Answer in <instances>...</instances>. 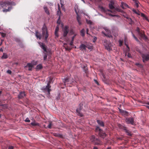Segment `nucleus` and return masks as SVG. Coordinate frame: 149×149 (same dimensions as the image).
I'll use <instances>...</instances> for the list:
<instances>
[{"mask_svg": "<svg viewBox=\"0 0 149 149\" xmlns=\"http://www.w3.org/2000/svg\"><path fill=\"white\" fill-rule=\"evenodd\" d=\"M3 49H2V48H1L0 49V52H3Z\"/></svg>", "mask_w": 149, "mask_h": 149, "instance_id": "59", "label": "nucleus"}, {"mask_svg": "<svg viewBox=\"0 0 149 149\" xmlns=\"http://www.w3.org/2000/svg\"><path fill=\"white\" fill-rule=\"evenodd\" d=\"M119 127L120 128L124 130L125 131L127 130V127L122 125H120Z\"/></svg>", "mask_w": 149, "mask_h": 149, "instance_id": "27", "label": "nucleus"}, {"mask_svg": "<svg viewBox=\"0 0 149 149\" xmlns=\"http://www.w3.org/2000/svg\"><path fill=\"white\" fill-rule=\"evenodd\" d=\"M77 19L79 24V25H81V18L78 15L77 17Z\"/></svg>", "mask_w": 149, "mask_h": 149, "instance_id": "26", "label": "nucleus"}, {"mask_svg": "<svg viewBox=\"0 0 149 149\" xmlns=\"http://www.w3.org/2000/svg\"><path fill=\"white\" fill-rule=\"evenodd\" d=\"M125 132L127 133V135L130 136H132L131 132L128 130H127V129L125 131Z\"/></svg>", "mask_w": 149, "mask_h": 149, "instance_id": "31", "label": "nucleus"}, {"mask_svg": "<svg viewBox=\"0 0 149 149\" xmlns=\"http://www.w3.org/2000/svg\"><path fill=\"white\" fill-rule=\"evenodd\" d=\"M134 38L136 40V41H137V42H139V40H138V39H137V38L136 37Z\"/></svg>", "mask_w": 149, "mask_h": 149, "instance_id": "52", "label": "nucleus"}, {"mask_svg": "<svg viewBox=\"0 0 149 149\" xmlns=\"http://www.w3.org/2000/svg\"><path fill=\"white\" fill-rule=\"evenodd\" d=\"M129 20H130L131 21H132V20L131 18H127Z\"/></svg>", "mask_w": 149, "mask_h": 149, "instance_id": "63", "label": "nucleus"}, {"mask_svg": "<svg viewBox=\"0 0 149 149\" xmlns=\"http://www.w3.org/2000/svg\"><path fill=\"white\" fill-rule=\"evenodd\" d=\"M33 65L32 63H28L25 66V68L26 70L29 71H31L33 67Z\"/></svg>", "mask_w": 149, "mask_h": 149, "instance_id": "9", "label": "nucleus"}, {"mask_svg": "<svg viewBox=\"0 0 149 149\" xmlns=\"http://www.w3.org/2000/svg\"><path fill=\"white\" fill-rule=\"evenodd\" d=\"M97 122L100 126L102 127H104V124L103 122L99 120H97Z\"/></svg>", "mask_w": 149, "mask_h": 149, "instance_id": "19", "label": "nucleus"}, {"mask_svg": "<svg viewBox=\"0 0 149 149\" xmlns=\"http://www.w3.org/2000/svg\"><path fill=\"white\" fill-rule=\"evenodd\" d=\"M146 107L147 108H148L149 109V106L147 105L146 106Z\"/></svg>", "mask_w": 149, "mask_h": 149, "instance_id": "64", "label": "nucleus"}, {"mask_svg": "<svg viewBox=\"0 0 149 149\" xmlns=\"http://www.w3.org/2000/svg\"><path fill=\"white\" fill-rule=\"evenodd\" d=\"M94 80L95 82V83L96 84L98 85H99V84L97 80H95V79H94Z\"/></svg>", "mask_w": 149, "mask_h": 149, "instance_id": "50", "label": "nucleus"}, {"mask_svg": "<svg viewBox=\"0 0 149 149\" xmlns=\"http://www.w3.org/2000/svg\"><path fill=\"white\" fill-rule=\"evenodd\" d=\"M117 139L118 140H122V137H118L117 138Z\"/></svg>", "mask_w": 149, "mask_h": 149, "instance_id": "53", "label": "nucleus"}, {"mask_svg": "<svg viewBox=\"0 0 149 149\" xmlns=\"http://www.w3.org/2000/svg\"><path fill=\"white\" fill-rule=\"evenodd\" d=\"M114 3L113 1H111L109 4V6L110 9H112L114 8Z\"/></svg>", "mask_w": 149, "mask_h": 149, "instance_id": "15", "label": "nucleus"}, {"mask_svg": "<svg viewBox=\"0 0 149 149\" xmlns=\"http://www.w3.org/2000/svg\"><path fill=\"white\" fill-rule=\"evenodd\" d=\"M138 34L141 38H143L145 39H147V37L144 34V32H143L142 31H141L140 32V33H138Z\"/></svg>", "mask_w": 149, "mask_h": 149, "instance_id": "13", "label": "nucleus"}, {"mask_svg": "<svg viewBox=\"0 0 149 149\" xmlns=\"http://www.w3.org/2000/svg\"><path fill=\"white\" fill-rule=\"evenodd\" d=\"M31 125L33 126H40V124L39 123L36 122L35 121L34 122H32L31 123Z\"/></svg>", "mask_w": 149, "mask_h": 149, "instance_id": "23", "label": "nucleus"}, {"mask_svg": "<svg viewBox=\"0 0 149 149\" xmlns=\"http://www.w3.org/2000/svg\"><path fill=\"white\" fill-rule=\"evenodd\" d=\"M13 149V146H10L8 147V149Z\"/></svg>", "mask_w": 149, "mask_h": 149, "instance_id": "48", "label": "nucleus"}, {"mask_svg": "<svg viewBox=\"0 0 149 149\" xmlns=\"http://www.w3.org/2000/svg\"><path fill=\"white\" fill-rule=\"evenodd\" d=\"M132 36L134 38H135L136 37L135 36V35L133 34V33H132Z\"/></svg>", "mask_w": 149, "mask_h": 149, "instance_id": "55", "label": "nucleus"}, {"mask_svg": "<svg viewBox=\"0 0 149 149\" xmlns=\"http://www.w3.org/2000/svg\"><path fill=\"white\" fill-rule=\"evenodd\" d=\"M104 45L105 46V49L109 51H110L112 50V49L110 45L107 44V43H105Z\"/></svg>", "mask_w": 149, "mask_h": 149, "instance_id": "17", "label": "nucleus"}, {"mask_svg": "<svg viewBox=\"0 0 149 149\" xmlns=\"http://www.w3.org/2000/svg\"><path fill=\"white\" fill-rule=\"evenodd\" d=\"M142 57L143 62H145L146 61H147L149 60V54H143Z\"/></svg>", "mask_w": 149, "mask_h": 149, "instance_id": "10", "label": "nucleus"}, {"mask_svg": "<svg viewBox=\"0 0 149 149\" xmlns=\"http://www.w3.org/2000/svg\"><path fill=\"white\" fill-rule=\"evenodd\" d=\"M58 10L57 11V15L60 16V14H61V12L60 8H59V4H58Z\"/></svg>", "mask_w": 149, "mask_h": 149, "instance_id": "32", "label": "nucleus"}, {"mask_svg": "<svg viewBox=\"0 0 149 149\" xmlns=\"http://www.w3.org/2000/svg\"><path fill=\"white\" fill-rule=\"evenodd\" d=\"M119 112L121 114L123 115L127 116L129 115V113L127 111L119 109Z\"/></svg>", "mask_w": 149, "mask_h": 149, "instance_id": "12", "label": "nucleus"}, {"mask_svg": "<svg viewBox=\"0 0 149 149\" xmlns=\"http://www.w3.org/2000/svg\"><path fill=\"white\" fill-rule=\"evenodd\" d=\"M87 48H88V49H92V46H87Z\"/></svg>", "mask_w": 149, "mask_h": 149, "instance_id": "47", "label": "nucleus"}, {"mask_svg": "<svg viewBox=\"0 0 149 149\" xmlns=\"http://www.w3.org/2000/svg\"><path fill=\"white\" fill-rule=\"evenodd\" d=\"M7 72L9 74H11V71L10 70H8L7 71Z\"/></svg>", "mask_w": 149, "mask_h": 149, "instance_id": "49", "label": "nucleus"}, {"mask_svg": "<svg viewBox=\"0 0 149 149\" xmlns=\"http://www.w3.org/2000/svg\"><path fill=\"white\" fill-rule=\"evenodd\" d=\"M65 49L67 50H70V49H68V48H65Z\"/></svg>", "mask_w": 149, "mask_h": 149, "instance_id": "61", "label": "nucleus"}, {"mask_svg": "<svg viewBox=\"0 0 149 149\" xmlns=\"http://www.w3.org/2000/svg\"><path fill=\"white\" fill-rule=\"evenodd\" d=\"M90 139L91 141L95 145H100V140L96 138L94 135H92Z\"/></svg>", "mask_w": 149, "mask_h": 149, "instance_id": "3", "label": "nucleus"}, {"mask_svg": "<svg viewBox=\"0 0 149 149\" xmlns=\"http://www.w3.org/2000/svg\"><path fill=\"white\" fill-rule=\"evenodd\" d=\"M125 55H127L128 57L129 58H132V56L131 54L129 53H127H127H125Z\"/></svg>", "mask_w": 149, "mask_h": 149, "instance_id": "35", "label": "nucleus"}, {"mask_svg": "<svg viewBox=\"0 0 149 149\" xmlns=\"http://www.w3.org/2000/svg\"><path fill=\"white\" fill-rule=\"evenodd\" d=\"M58 30V27H56L55 30V34L56 36L57 35V32Z\"/></svg>", "mask_w": 149, "mask_h": 149, "instance_id": "40", "label": "nucleus"}, {"mask_svg": "<svg viewBox=\"0 0 149 149\" xmlns=\"http://www.w3.org/2000/svg\"><path fill=\"white\" fill-rule=\"evenodd\" d=\"M8 58V55L6 53H3V55L1 56V58L2 59H6Z\"/></svg>", "mask_w": 149, "mask_h": 149, "instance_id": "25", "label": "nucleus"}, {"mask_svg": "<svg viewBox=\"0 0 149 149\" xmlns=\"http://www.w3.org/2000/svg\"><path fill=\"white\" fill-rule=\"evenodd\" d=\"M25 96V94L24 91L21 92L19 93V98L23 97Z\"/></svg>", "mask_w": 149, "mask_h": 149, "instance_id": "21", "label": "nucleus"}, {"mask_svg": "<svg viewBox=\"0 0 149 149\" xmlns=\"http://www.w3.org/2000/svg\"><path fill=\"white\" fill-rule=\"evenodd\" d=\"M95 132L97 134V135L102 138L104 139L106 136L107 134H106L101 129L100 127L97 126L95 127Z\"/></svg>", "mask_w": 149, "mask_h": 149, "instance_id": "1", "label": "nucleus"}, {"mask_svg": "<svg viewBox=\"0 0 149 149\" xmlns=\"http://www.w3.org/2000/svg\"><path fill=\"white\" fill-rule=\"evenodd\" d=\"M109 15L110 16H112V17H114L115 16V15H112L111 14H109Z\"/></svg>", "mask_w": 149, "mask_h": 149, "instance_id": "56", "label": "nucleus"}, {"mask_svg": "<svg viewBox=\"0 0 149 149\" xmlns=\"http://www.w3.org/2000/svg\"><path fill=\"white\" fill-rule=\"evenodd\" d=\"M103 29L107 33H105L104 32L102 31V33L104 34L106 36H108L110 37L111 36V35H110L109 34L111 33V31L109 30L107 27H104Z\"/></svg>", "mask_w": 149, "mask_h": 149, "instance_id": "7", "label": "nucleus"}, {"mask_svg": "<svg viewBox=\"0 0 149 149\" xmlns=\"http://www.w3.org/2000/svg\"><path fill=\"white\" fill-rule=\"evenodd\" d=\"M54 135L56 136L61 137L62 135L57 133H54Z\"/></svg>", "mask_w": 149, "mask_h": 149, "instance_id": "36", "label": "nucleus"}, {"mask_svg": "<svg viewBox=\"0 0 149 149\" xmlns=\"http://www.w3.org/2000/svg\"><path fill=\"white\" fill-rule=\"evenodd\" d=\"M120 6L123 9H126L127 8H129V6L127 4L123 2H121Z\"/></svg>", "mask_w": 149, "mask_h": 149, "instance_id": "18", "label": "nucleus"}, {"mask_svg": "<svg viewBox=\"0 0 149 149\" xmlns=\"http://www.w3.org/2000/svg\"><path fill=\"white\" fill-rule=\"evenodd\" d=\"M68 79L67 78H66L64 81V82L65 85L67 84V83L69 82Z\"/></svg>", "mask_w": 149, "mask_h": 149, "instance_id": "33", "label": "nucleus"}, {"mask_svg": "<svg viewBox=\"0 0 149 149\" xmlns=\"http://www.w3.org/2000/svg\"><path fill=\"white\" fill-rule=\"evenodd\" d=\"M87 23L88 24H91L92 23V21L90 20H86Z\"/></svg>", "mask_w": 149, "mask_h": 149, "instance_id": "38", "label": "nucleus"}, {"mask_svg": "<svg viewBox=\"0 0 149 149\" xmlns=\"http://www.w3.org/2000/svg\"><path fill=\"white\" fill-rule=\"evenodd\" d=\"M141 16L143 17H145L146 18V16L143 13H141Z\"/></svg>", "mask_w": 149, "mask_h": 149, "instance_id": "46", "label": "nucleus"}, {"mask_svg": "<svg viewBox=\"0 0 149 149\" xmlns=\"http://www.w3.org/2000/svg\"><path fill=\"white\" fill-rule=\"evenodd\" d=\"M76 34H75L74 35V36L72 37V41H74V38L75 37V36H76Z\"/></svg>", "mask_w": 149, "mask_h": 149, "instance_id": "45", "label": "nucleus"}, {"mask_svg": "<svg viewBox=\"0 0 149 149\" xmlns=\"http://www.w3.org/2000/svg\"><path fill=\"white\" fill-rule=\"evenodd\" d=\"M63 36L64 37H66L68 33L69 32V30H68V27L67 26H65L63 29Z\"/></svg>", "mask_w": 149, "mask_h": 149, "instance_id": "11", "label": "nucleus"}, {"mask_svg": "<svg viewBox=\"0 0 149 149\" xmlns=\"http://www.w3.org/2000/svg\"><path fill=\"white\" fill-rule=\"evenodd\" d=\"M51 82V80H50L48 82L47 85L45 87H44L42 89L45 91H47L48 92V95H50V92L51 91L50 88L51 87L50 85V84Z\"/></svg>", "mask_w": 149, "mask_h": 149, "instance_id": "4", "label": "nucleus"}, {"mask_svg": "<svg viewBox=\"0 0 149 149\" xmlns=\"http://www.w3.org/2000/svg\"><path fill=\"white\" fill-rule=\"evenodd\" d=\"M40 44L41 47L43 49L44 51L45 52H47L46 47L45 45L42 43H40Z\"/></svg>", "mask_w": 149, "mask_h": 149, "instance_id": "14", "label": "nucleus"}, {"mask_svg": "<svg viewBox=\"0 0 149 149\" xmlns=\"http://www.w3.org/2000/svg\"><path fill=\"white\" fill-rule=\"evenodd\" d=\"M35 35L37 38H38L39 40H40L41 39L42 36L40 33L37 30L36 31Z\"/></svg>", "mask_w": 149, "mask_h": 149, "instance_id": "16", "label": "nucleus"}, {"mask_svg": "<svg viewBox=\"0 0 149 149\" xmlns=\"http://www.w3.org/2000/svg\"><path fill=\"white\" fill-rule=\"evenodd\" d=\"M87 46L84 44H81L79 47L80 50H86Z\"/></svg>", "mask_w": 149, "mask_h": 149, "instance_id": "20", "label": "nucleus"}, {"mask_svg": "<svg viewBox=\"0 0 149 149\" xmlns=\"http://www.w3.org/2000/svg\"><path fill=\"white\" fill-rule=\"evenodd\" d=\"M125 121L127 124L134 125V119L132 117L126 118H125Z\"/></svg>", "mask_w": 149, "mask_h": 149, "instance_id": "5", "label": "nucleus"}, {"mask_svg": "<svg viewBox=\"0 0 149 149\" xmlns=\"http://www.w3.org/2000/svg\"><path fill=\"white\" fill-rule=\"evenodd\" d=\"M93 149H98V148L96 147H94Z\"/></svg>", "mask_w": 149, "mask_h": 149, "instance_id": "60", "label": "nucleus"}, {"mask_svg": "<svg viewBox=\"0 0 149 149\" xmlns=\"http://www.w3.org/2000/svg\"><path fill=\"white\" fill-rule=\"evenodd\" d=\"M82 37H84L85 33V31L84 29H82L80 31Z\"/></svg>", "mask_w": 149, "mask_h": 149, "instance_id": "24", "label": "nucleus"}, {"mask_svg": "<svg viewBox=\"0 0 149 149\" xmlns=\"http://www.w3.org/2000/svg\"><path fill=\"white\" fill-rule=\"evenodd\" d=\"M52 123L50 122L49 123V125H48V127L49 129H51V127H52Z\"/></svg>", "mask_w": 149, "mask_h": 149, "instance_id": "41", "label": "nucleus"}, {"mask_svg": "<svg viewBox=\"0 0 149 149\" xmlns=\"http://www.w3.org/2000/svg\"><path fill=\"white\" fill-rule=\"evenodd\" d=\"M42 65L41 64H39L37 66L36 69L37 70H40L42 69Z\"/></svg>", "mask_w": 149, "mask_h": 149, "instance_id": "28", "label": "nucleus"}, {"mask_svg": "<svg viewBox=\"0 0 149 149\" xmlns=\"http://www.w3.org/2000/svg\"><path fill=\"white\" fill-rule=\"evenodd\" d=\"M85 73H86L87 71H86V69L85 68Z\"/></svg>", "mask_w": 149, "mask_h": 149, "instance_id": "62", "label": "nucleus"}, {"mask_svg": "<svg viewBox=\"0 0 149 149\" xmlns=\"http://www.w3.org/2000/svg\"><path fill=\"white\" fill-rule=\"evenodd\" d=\"M132 11L134 13H135L136 14H137V15H140V13L139 12V11H138V10H135L134 9H133L132 10Z\"/></svg>", "mask_w": 149, "mask_h": 149, "instance_id": "30", "label": "nucleus"}, {"mask_svg": "<svg viewBox=\"0 0 149 149\" xmlns=\"http://www.w3.org/2000/svg\"><path fill=\"white\" fill-rule=\"evenodd\" d=\"M136 65H139V66H141V65L139 63H136Z\"/></svg>", "mask_w": 149, "mask_h": 149, "instance_id": "54", "label": "nucleus"}, {"mask_svg": "<svg viewBox=\"0 0 149 149\" xmlns=\"http://www.w3.org/2000/svg\"><path fill=\"white\" fill-rule=\"evenodd\" d=\"M73 41H71V42H70V45H72V44L73 43Z\"/></svg>", "mask_w": 149, "mask_h": 149, "instance_id": "57", "label": "nucleus"}, {"mask_svg": "<svg viewBox=\"0 0 149 149\" xmlns=\"http://www.w3.org/2000/svg\"><path fill=\"white\" fill-rule=\"evenodd\" d=\"M12 2L10 3V2L6 1L5 2H1L0 5H1L2 7H4L5 6H8L12 4Z\"/></svg>", "mask_w": 149, "mask_h": 149, "instance_id": "8", "label": "nucleus"}, {"mask_svg": "<svg viewBox=\"0 0 149 149\" xmlns=\"http://www.w3.org/2000/svg\"><path fill=\"white\" fill-rule=\"evenodd\" d=\"M134 1L135 3V6H136V7L137 8H138L139 6V2L138 1H137V0H134Z\"/></svg>", "mask_w": 149, "mask_h": 149, "instance_id": "34", "label": "nucleus"}, {"mask_svg": "<svg viewBox=\"0 0 149 149\" xmlns=\"http://www.w3.org/2000/svg\"><path fill=\"white\" fill-rule=\"evenodd\" d=\"M136 31L138 32V33H140L142 31L140 30V29L139 27H137L136 30Z\"/></svg>", "mask_w": 149, "mask_h": 149, "instance_id": "39", "label": "nucleus"}, {"mask_svg": "<svg viewBox=\"0 0 149 149\" xmlns=\"http://www.w3.org/2000/svg\"><path fill=\"white\" fill-rule=\"evenodd\" d=\"M101 10H102V11H105V9H104V8L103 7H102L101 8Z\"/></svg>", "mask_w": 149, "mask_h": 149, "instance_id": "51", "label": "nucleus"}, {"mask_svg": "<svg viewBox=\"0 0 149 149\" xmlns=\"http://www.w3.org/2000/svg\"><path fill=\"white\" fill-rule=\"evenodd\" d=\"M11 9V8L10 7H8V9H4L3 10V11L4 12H6L8 11H10Z\"/></svg>", "mask_w": 149, "mask_h": 149, "instance_id": "29", "label": "nucleus"}, {"mask_svg": "<svg viewBox=\"0 0 149 149\" xmlns=\"http://www.w3.org/2000/svg\"><path fill=\"white\" fill-rule=\"evenodd\" d=\"M25 121L26 122H30V120H29V118H26V119H25Z\"/></svg>", "mask_w": 149, "mask_h": 149, "instance_id": "43", "label": "nucleus"}, {"mask_svg": "<svg viewBox=\"0 0 149 149\" xmlns=\"http://www.w3.org/2000/svg\"><path fill=\"white\" fill-rule=\"evenodd\" d=\"M43 8L45 13L47 15H49L50 14L49 12L47 7L46 6H44L43 7Z\"/></svg>", "mask_w": 149, "mask_h": 149, "instance_id": "22", "label": "nucleus"}, {"mask_svg": "<svg viewBox=\"0 0 149 149\" xmlns=\"http://www.w3.org/2000/svg\"><path fill=\"white\" fill-rule=\"evenodd\" d=\"M82 104H80L79 107L76 109V113L77 115L80 117H83L84 115L81 111L82 109Z\"/></svg>", "mask_w": 149, "mask_h": 149, "instance_id": "6", "label": "nucleus"}, {"mask_svg": "<svg viewBox=\"0 0 149 149\" xmlns=\"http://www.w3.org/2000/svg\"><path fill=\"white\" fill-rule=\"evenodd\" d=\"M47 58V55L45 53V54L44 55L43 60L44 61L46 60Z\"/></svg>", "mask_w": 149, "mask_h": 149, "instance_id": "37", "label": "nucleus"}, {"mask_svg": "<svg viewBox=\"0 0 149 149\" xmlns=\"http://www.w3.org/2000/svg\"><path fill=\"white\" fill-rule=\"evenodd\" d=\"M42 36L45 37V40L47 42V39L49 36V34L47 29L45 26H43L42 29Z\"/></svg>", "mask_w": 149, "mask_h": 149, "instance_id": "2", "label": "nucleus"}, {"mask_svg": "<svg viewBox=\"0 0 149 149\" xmlns=\"http://www.w3.org/2000/svg\"><path fill=\"white\" fill-rule=\"evenodd\" d=\"M88 29H86V33L87 34H88Z\"/></svg>", "mask_w": 149, "mask_h": 149, "instance_id": "58", "label": "nucleus"}, {"mask_svg": "<svg viewBox=\"0 0 149 149\" xmlns=\"http://www.w3.org/2000/svg\"><path fill=\"white\" fill-rule=\"evenodd\" d=\"M1 34V36L3 37H4L6 36V34L3 33H0Z\"/></svg>", "mask_w": 149, "mask_h": 149, "instance_id": "42", "label": "nucleus"}, {"mask_svg": "<svg viewBox=\"0 0 149 149\" xmlns=\"http://www.w3.org/2000/svg\"><path fill=\"white\" fill-rule=\"evenodd\" d=\"M60 94H59L58 95V96L56 98V99L57 100H59L60 99Z\"/></svg>", "mask_w": 149, "mask_h": 149, "instance_id": "44", "label": "nucleus"}]
</instances>
